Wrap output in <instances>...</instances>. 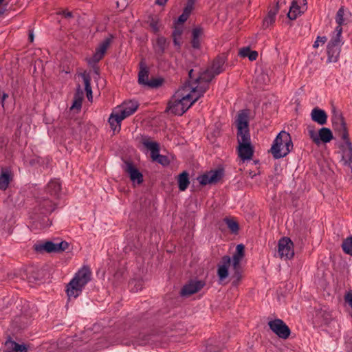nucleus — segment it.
<instances>
[{
  "instance_id": "c9c22d12",
  "label": "nucleus",
  "mask_w": 352,
  "mask_h": 352,
  "mask_svg": "<svg viewBox=\"0 0 352 352\" xmlns=\"http://www.w3.org/2000/svg\"><path fill=\"white\" fill-rule=\"evenodd\" d=\"M343 252L352 256V236L346 238L342 244Z\"/></svg>"
},
{
  "instance_id": "052dcab7",
  "label": "nucleus",
  "mask_w": 352,
  "mask_h": 352,
  "mask_svg": "<svg viewBox=\"0 0 352 352\" xmlns=\"http://www.w3.org/2000/svg\"><path fill=\"white\" fill-rule=\"evenodd\" d=\"M141 288H142V287H141V286H140V287H138V288H137V289H135V292H138L139 289H141Z\"/></svg>"
},
{
  "instance_id": "6e6d98bb",
  "label": "nucleus",
  "mask_w": 352,
  "mask_h": 352,
  "mask_svg": "<svg viewBox=\"0 0 352 352\" xmlns=\"http://www.w3.org/2000/svg\"><path fill=\"white\" fill-rule=\"evenodd\" d=\"M167 1L168 0H156L155 3L159 6H164Z\"/></svg>"
},
{
  "instance_id": "dca6fc26",
  "label": "nucleus",
  "mask_w": 352,
  "mask_h": 352,
  "mask_svg": "<svg viewBox=\"0 0 352 352\" xmlns=\"http://www.w3.org/2000/svg\"><path fill=\"white\" fill-rule=\"evenodd\" d=\"M222 173L220 170H211L206 174L197 177V180L201 185H207L217 182L221 177Z\"/></svg>"
},
{
  "instance_id": "c756f323",
  "label": "nucleus",
  "mask_w": 352,
  "mask_h": 352,
  "mask_svg": "<svg viewBox=\"0 0 352 352\" xmlns=\"http://www.w3.org/2000/svg\"><path fill=\"white\" fill-rule=\"evenodd\" d=\"M80 76L82 77L84 84H85V89L87 93V97L89 100H92V89L91 87V77L89 74L84 72L80 74Z\"/></svg>"
},
{
  "instance_id": "4c0bfd02",
  "label": "nucleus",
  "mask_w": 352,
  "mask_h": 352,
  "mask_svg": "<svg viewBox=\"0 0 352 352\" xmlns=\"http://www.w3.org/2000/svg\"><path fill=\"white\" fill-rule=\"evenodd\" d=\"M112 41V36H110L108 38H106L102 42L100 43L97 49L104 55L107 50L109 47Z\"/></svg>"
},
{
  "instance_id": "8fccbe9b",
  "label": "nucleus",
  "mask_w": 352,
  "mask_h": 352,
  "mask_svg": "<svg viewBox=\"0 0 352 352\" xmlns=\"http://www.w3.org/2000/svg\"><path fill=\"white\" fill-rule=\"evenodd\" d=\"M206 350L208 352H220V348H216L214 346H213L212 342L207 346Z\"/></svg>"
},
{
  "instance_id": "6e6552de",
  "label": "nucleus",
  "mask_w": 352,
  "mask_h": 352,
  "mask_svg": "<svg viewBox=\"0 0 352 352\" xmlns=\"http://www.w3.org/2000/svg\"><path fill=\"white\" fill-rule=\"evenodd\" d=\"M69 244L63 241L60 243H54L52 241H45L34 245V250L38 252H61L67 249Z\"/></svg>"
},
{
  "instance_id": "5fc2aeb1",
  "label": "nucleus",
  "mask_w": 352,
  "mask_h": 352,
  "mask_svg": "<svg viewBox=\"0 0 352 352\" xmlns=\"http://www.w3.org/2000/svg\"><path fill=\"white\" fill-rule=\"evenodd\" d=\"M61 14L63 15H64V16L65 18H70V17H72L73 14H72V12H69V11H66V10H64L61 12Z\"/></svg>"
},
{
  "instance_id": "7c9ffc66",
  "label": "nucleus",
  "mask_w": 352,
  "mask_h": 352,
  "mask_svg": "<svg viewBox=\"0 0 352 352\" xmlns=\"http://www.w3.org/2000/svg\"><path fill=\"white\" fill-rule=\"evenodd\" d=\"M188 175L186 171H184L179 175L177 182L179 190L184 191L188 187L190 184Z\"/></svg>"
},
{
  "instance_id": "79ce46f5",
  "label": "nucleus",
  "mask_w": 352,
  "mask_h": 352,
  "mask_svg": "<svg viewBox=\"0 0 352 352\" xmlns=\"http://www.w3.org/2000/svg\"><path fill=\"white\" fill-rule=\"evenodd\" d=\"M195 0H187V3L184 9V11L190 14L193 10Z\"/></svg>"
},
{
  "instance_id": "e433bc0d",
  "label": "nucleus",
  "mask_w": 352,
  "mask_h": 352,
  "mask_svg": "<svg viewBox=\"0 0 352 352\" xmlns=\"http://www.w3.org/2000/svg\"><path fill=\"white\" fill-rule=\"evenodd\" d=\"M224 221L227 225L228 228L230 230V231L232 233L236 234L238 232L239 227L238 223L236 221L231 219L226 218L224 219Z\"/></svg>"
},
{
  "instance_id": "c03bdc74",
  "label": "nucleus",
  "mask_w": 352,
  "mask_h": 352,
  "mask_svg": "<svg viewBox=\"0 0 352 352\" xmlns=\"http://www.w3.org/2000/svg\"><path fill=\"white\" fill-rule=\"evenodd\" d=\"M82 100H81L80 98H74V102L71 107V109H80L82 107Z\"/></svg>"
},
{
  "instance_id": "1a4fd4ad",
  "label": "nucleus",
  "mask_w": 352,
  "mask_h": 352,
  "mask_svg": "<svg viewBox=\"0 0 352 352\" xmlns=\"http://www.w3.org/2000/svg\"><path fill=\"white\" fill-rule=\"evenodd\" d=\"M140 70L138 73V82L140 85L149 88H157L162 84V80L159 78L148 79V69L142 61Z\"/></svg>"
},
{
  "instance_id": "0eeeda50",
  "label": "nucleus",
  "mask_w": 352,
  "mask_h": 352,
  "mask_svg": "<svg viewBox=\"0 0 352 352\" xmlns=\"http://www.w3.org/2000/svg\"><path fill=\"white\" fill-rule=\"evenodd\" d=\"M141 143L151 151V157L153 161L157 162L161 165L166 166L170 164V160L166 155L160 154V145L156 142H153L147 136H143Z\"/></svg>"
},
{
  "instance_id": "cd10ccee",
  "label": "nucleus",
  "mask_w": 352,
  "mask_h": 352,
  "mask_svg": "<svg viewBox=\"0 0 352 352\" xmlns=\"http://www.w3.org/2000/svg\"><path fill=\"white\" fill-rule=\"evenodd\" d=\"M224 64L225 58L223 57H217L214 60L210 69L215 76H217L224 70Z\"/></svg>"
},
{
  "instance_id": "f704fd0d",
  "label": "nucleus",
  "mask_w": 352,
  "mask_h": 352,
  "mask_svg": "<svg viewBox=\"0 0 352 352\" xmlns=\"http://www.w3.org/2000/svg\"><path fill=\"white\" fill-rule=\"evenodd\" d=\"M147 23L153 32L157 33L160 30V19L157 16H150Z\"/></svg>"
},
{
  "instance_id": "09e8293b",
  "label": "nucleus",
  "mask_w": 352,
  "mask_h": 352,
  "mask_svg": "<svg viewBox=\"0 0 352 352\" xmlns=\"http://www.w3.org/2000/svg\"><path fill=\"white\" fill-rule=\"evenodd\" d=\"M189 16H190V14L186 13V12L183 11V13L178 18V22L180 23H184L185 21H187Z\"/></svg>"
},
{
  "instance_id": "6ab92c4d",
  "label": "nucleus",
  "mask_w": 352,
  "mask_h": 352,
  "mask_svg": "<svg viewBox=\"0 0 352 352\" xmlns=\"http://www.w3.org/2000/svg\"><path fill=\"white\" fill-rule=\"evenodd\" d=\"M344 143L341 146L342 153V160L344 164H350L352 161V144L349 138V135L346 139H342Z\"/></svg>"
},
{
  "instance_id": "412c9836",
  "label": "nucleus",
  "mask_w": 352,
  "mask_h": 352,
  "mask_svg": "<svg viewBox=\"0 0 352 352\" xmlns=\"http://www.w3.org/2000/svg\"><path fill=\"white\" fill-rule=\"evenodd\" d=\"M311 118L313 121L317 122L320 125H324L327 123V115L326 112L318 107L314 108L311 113Z\"/></svg>"
},
{
  "instance_id": "9d476101",
  "label": "nucleus",
  "mask_w": 352,
  "mask_h": 352,
  "mask_svg": "<svg viewBox=\"0 0 352 352\" xmlns=\"http://www.w3.org/2000/svg\"><path fill=\"white\" fill-rule=\"evenodd\" d=\"M309 135L317 145L320 144L321 142L328 143L333 138L331 131L326 127L321 128L318 133L313 129H309Z\"/></svg>"
},
{
  "instance_id": "2eb2a0df",
  "label": "nucleus",
  "mask_w": 352,
  "mask_h": 352,
  "mask_svg": "<svg viewBox=\"0 0 352 352\" xmlns=\"http://www.w3.org/2000/svg\"><path fill=\"white\" fill-rule=\"evenodd\" d=\"M307 10V0H293L287 13L290 20H295Z\"/></svg>"
},
{
  "instance_id": "de8ad7c7",
  "label": "nucleus",
  "mask_w": 352,
  "mask_h": 352,
  "mask_svg": "<svg viewBox=\"0 0 352 352\" xmlns=\"http://www.w3.org/2000/svg\"><path fill=\"white\" fill-rule=\"evenodd\" d=\"M250 49L248 47H243L239 50V54L241 57H248L249 53L250 52Z\"/></svg>"
},
{
  "instance_id": "3c124183",
  "label": "nucleus",
  "mask_w": 352,
  "mask_h": 352,
  "mask_svg": "<svg viewBox=\"0 0 352 352\" xmlns=\"http://www.w3.org/2000/svg\"><path fill=\"white\" fill-rule=\"evenodd\" d=\"M80 98L81 100L83 99V92H82L80 85H78V87L77 88V90L74 95V98Z\"/></svg>"
},
{
  "instance_id": "2f4dec72",
  "label": "nucleus",
  "mask_w": 352,
  "mask_h": 352,
  "mask_svg": "<svg viewBox=\"0 0 352 352\" xmlns=\"http://www.w3.org/2000/svg\"><path fill=\"white\" fill-rule=\"evenodd\" d=\"M278 11V3H277L276 7L270 10L267 15V16L263 20V26L267 28L273 24L275 21L276 15Z\"/></svg>"
},
{
  "instance_id": "f8f14e48",
  "label": "nucleus",
  "mask_w": 352,
  "mask_h": 352,
  "mask_svg": "<svg viewBox=\"0 0 352 352\" xmlns=\"http://www.w3.org/2000/svg\"><path fill=\"white\" fill-rule=\"evenodd\" d=\"M294 244L289 238L283 237L278 243V253L279 256L285 259H290L294 255Z\"/></svg>"
},
{
  "instance_id": "13d9d810",
  "label": "nucleus",
  "mask_w": 352,
  "mask_h": 352,
  "mask_svg": "<svg viewBox=\"0 0 352 352\" xmlns=\"http://www.w3.org/2000/svg\"><path fill=\"white\" fill-rule=\"evenodd\" d=\"M29 38L30 40V41H33V39H34V35H33V33L32 32H30V34H29Z\"/></svg>"
},
{
  "instance_id": "393cba45",
  "label": "nucleus",
  "mask_w": 352,
  "mask_h": 352,
  "mask_svg": "<svg viewBox=\"0 0 352 352\" xmlns=\"http://www.w3.org/2000/svg\"><path fill=\"white\" fill-rule=\"evenodd\" d=\"M55 209V204L50 199H43L38 205V210L41 214H47L51 213Z\"/></svg>"
},
{
  "instance_id": "aec40b11",
  "label": "nucleus",
  "mask_w": 352,
  "mask_h": 352,
  "mask_svg": "<svg viewBox=\"0 0 352 352\" xmlns=\"http://www.w3.org/2000/svg\"><path fill=\"white\" fill-rule=\"evenodd\" d=\"M138 107V103L136 101H129L124 102L122 106V109L120 111L119 114L123 119L130 116L134 113Z\"/></svg>"
},
{
  "instance_id": "603ef678",
  "label": "nucleus",
  "mask_w": 352,
  "mask_h": 352,
  "mask_svg": "<svg viewBox=\"0 0 352 352\" xmlns=\"http://www.w3.org/2000/svg\"><path fill=\"white\" fill-rule=\"evenodd\" d=\"M248 57L250 60H255L258 57V52L256 51H250Z\"/></svg>"
},
{
  "instance_id": "a19ab883",
  "label": "nucleus",
  "mask_w": 352,
  "mask_h": 352,
  "mask_svg": "<svg viewBox=\"0 0 352 352\" xmlns=\"http://www.w3.org/2000/svg\"><path fill=\"white\" fill-rule=\"evenodd\" d=\"M344 10L342 7L338 10L336 16V21L338 25V26L342 27V25L344 23Z\"/></svg>"
},
{
  "instance_id": "49530a36",
  "label": "nucleus",
  "mask_w": 352,
  "mask_h": 352,
  "mask_svg": "<svg viewBox=\"0 0 352 352\" xmlns=\"http://www.w3.org/2000/svg\"><path fill=\"white\" fill-rule=\"evenodd\" d=\"M345 346L348 352H352V337L345 338Z\"/></svg>"
},
{
  "instance_id": "37998d69",
  "label": "nucleus",
  "mask_w": 352,
  "mask_h": 352,
  "mask_svg": "<svg viewBox=\"0 0 352 352\" xmlns=\"http://www.w3.org/2000/svg\"><path fill=\"white\" fill-rule=\"evenodd\" d=\"M327 41V38L326 36H318L316 41L314 42L313 47L314 48H318L320 45H324L326 41Z\"/></svg>"
},
{
  "instance_id": "ea45409f",
  "label": "nucleus",
  "mask_w": 352,
  "mask_h": 352,
  "mask_svg": "<svg viewBox=\"0 0 352 352\" xmlns=\"http://www.w3.org/2000/svg\"><path fill=\"white\" fill-rule=\"evenodd\" d=\"M104 56V54H102L97 48L96 49L95 53L93 54L92 57H91L88 60V63L89 65H94L99 62Z\"/></svg>"
},
{
  "instance_id": "20e7f679",
  "label": "nucleus",
  "mask_w": 352,
  "mask_h": 352,
  "mask_svg": "<svg viewBox=\"0 0 352 352\" xmlns=\"http://www.w3.org/2000/svg\"><path fill=\"white\" fill-rule=\"evenodd\" d=\"M292 148L293 143L290 134L282 131L274 140L270 151L275 159H279L285 157Z\"/></svg>"
},
{
  "instance_id": "9b49d317",
  "label": "nucleus",
  "mask_w": 352,
  "mask_h": 352,
  "mask_svg": "<svg viewBox=\"0 0 352 352\" xmlns=\"http://www.w3.org/2000/svg\"><path fill=\"white\" fill-rule=\"evenodd\" d=\"M215 75L212 72L210 69H208L202 72H199L197 75L195 74L193 69L188 72L189 80L198 85H205L209 87V83Z\"/></svg>"
},
{
  "instance_id": "b1692460",
  "label": "nucleus",
  "mask_w": 352,
  "mask_h": 352,
  "mask_svg": "<svg viewBox=\"0 0 352 352\" xmlns=\"http://www.w3.org/2000/svg\"><path fill=\"white\" fill-rule=\"evenodd\" d=\"M168 46V43L165 37H157L155 43L153 45L155 53L158 56L163 55Z\"/></svg>"
},
{
  "instance_id": "7ed1b4c3",
  "label": "nucleus",
  "mask_w": 352,
  "mask_h": 352,
  "mask_svg": "<svg viewBox=\"0 0 352 352\" xmlns=\"http://www.w3.org/2000/svg\"><path fill=\"white\" fill-rule=\"evenodd\" d=\"M91 273L89 267H82L74 275L66 286V293L69 298H77L82 289L90 281Z\"/></svg>"
},
{
  "instance_id": "39448f33",
  "label": "nucleus",
  "mask_w": 352,
  "mask_h": 352,
  "mask_svg": "<svg viewBox=\"0 0 352 352\" xmlns=\"http://www.w3.org/2000/svg\"><path fill=\"white\" fill-rule=\"evenodd\" d=\"M184 89L181 87L175 93L168 104V110L177 116L183 115L190 107L188 102L189 96L184 94Z\"/></svg>"
},
{
  "instance_id": "c85d7f7f",
  "label": "nucleus",
  "mask_w": 352,
  "mask_h": 352,
  "mask_svg": "<svg viewBox=\"0 0 352 352\" xmlns=\"http://www.w3.org/2000/svg\"><path fill=\"white\" fill-rule=\"evenodd\" d=\"M342 27L337 26L331 35V38L329 43L335 45H336L341 47L342 45L343 44V42L342 41Z\"/></svg>"
},
{
  "instance_id": "ddd939ff",
  "label": "nucleus",
  "mask_w": 352,
  "mask_h": 352,
  "mask_svg": "<svg viewBox=\"0 0 352 352\" xmlns=\"http://www.w3.org/2000/svg\"><path fill=\"white\" fill-rule=\"evenodd\" d=\"M331 121L334 130L338 133L341 139H346L349 135L344 118L340 112L333 111Z\"/></svg>"
},
{
  "instance_id": "a18cd8bd",
  "label": "nucleus",
  "mask_w": 352,
  "mask_h": 352,
  "mask_svg": "<svg viewBox=\"0 0 352 352\" xmlns=\"http://www.w3.org/2000/svg\"><path fill=\"white\" fill-rule=\"evenodd\" d=\"M183 30L182 28L176 27L173 32L172 36L173 38H180L182 34Z\"/></svg>"
},
{
  "instance_id": "864d4df0",
  "label": "nucleus",
  "mask_w": 352,
  "mask_h": 352,
  "mask_svg": "<svg viewBox=\"0 0 352 352\" xmlns=\"http://www.w3.org/2000/svg\"><path fill=\"white\" fill-rule=\"evenodd\" d=\"M8 97V94L6 93L3 92L1 95V104L2 107H4V101Z\"/></svg>"
},
{
  "instance_id": "a211bd4d",
  "label": "nucleus",
  "mask_w": 352,
  "mask_h": 352,
  "mask_svg": "<svg viewBox=\"0 0 352 352\" xmlns=\"http://www.w3.org/2000/svg\"><path fill=\"white\" fill-rule=\"evenodd\" d=\"M124 170L129 175L130 179L133 182H137L138 184L143 182L142 174L135 167L132 162H125Z\"/></svg>"
},
{
  "instance_id": "5701e85b",
  "label": "nucleus",
  "mask_w": 352,
  "mask_h": 352,
  "mask_svg": "<svg viewBox=\"0 0 352 352\" xmlns=\"http://www.w3.org/2000/svg\"><path fill=\"white\" fill-rule=\"evenodd\" d=\"M46 191L51 196L58 197L61 191V184L58 179L51 180L47 185Z\"/></svg>"
},
{
  "instance_id": "473e14b6",
  "label": "nucleus",
  "mask_w": 352,
  "mask_h": 352,
  "mask_svg": "<svg viewBox=\"0 0 352 352\" xmlns=\"http://www.w3.org/2000/svg\"><path fill=\"white\" fill-rule=\"evenodd\" d=\"M10 352H27L28 349L25 344H20L14 341L9 340L6 343Z\"/></svg>"
},
{
  "instance_id": "f03ea898",
  "label": "nucleus",
  "mask_w": 352,
  "mask_h": 352,
  "mask_svg": "<svg viewBox=\"0 0 352 352\" xmlns=\"http://www.w3.org/2000/svg\"><path fill=\"white\" fill-rule=\"evenodd\" d=\"M244 248L243 244H239L236 245V252L232 258L227 255L222 257L217 270V275L220 280H223L228 276V268L232 265L234 271L232 284L237 285L241 278L240 263L244 256Z\"/></svg>"
},
{
  "instance_id": "f257e3e1",
  "label": "nucleus",
  "mask_w": 352,
  "mask_h": 352,
  "mask_svg": "<svg viewBox=\"0 0 352 352\" xmlns=\"http://www.w3.org/2000/svg\"><path fill=\"white\" fill-rule=\"evenodd\" d=\"M238 155L243 161L252 159L254 149L251 144L250 134L248 128V118L245 112L238 114L236 120Z\"/></svg>"
},
{
  "instance_id": "72a5a7b5",
  "label": "nucleus",
  "mask_w": 352,
  "mask_h": 352,
  "mask_svg": "<svg viewBox=\"0 0 352 352\" xmlns=\"http://www.w3.org/2000/svg\"><path fill=\"white\" fill-rule=\"evenodd\" d=\"M12 180L11 173L8 170L3 171L0 175V189L6 190Z\"/></svg>"
},
{
  "instance_id": "4d7b16f0",
  "label": "nucleus",
  "mask_w": 352,
  "mask_h": 352,
  "mask_svg": "<svg viewBox=\"0 0 352 352\" xmlns=\"http://www.w3.org/2000/svg\"><path fill=\"white\" fill-rule=\"evenodd\" d=\"M173 38L174 45H177V46H178V47H180V43L179 42V40L180 38Z\"/></svg>"
},
{
  "instance_id": "f3484780",
  "label": "nucleus",
  "mask_w": 352,
  "mask_h": 352,
  "mask_svg": "<svg viewBox=\"0 0 352 352\" xmlns=\"http://www.w3.org/2000/svg\"><path fill=\"white\" fill-rule=\"evenodd\" d=\"M204 285V282L201 280H191L183 287L181 295L183 296L192 295L202 289Z\"/></svg>"
},
{
  "instance_id": "58836bf2",
  "label": "nucleus",
  "mask_w": 352,
  "mask_h": 352,
  "mask_svg": "<svg viewBox=\"0 0 352 352\" xmlns=\"http://www.w3.org/2000/svg\"><path fill=\"white\" fill-rule=\"evenodd\" d=\"M124 335H128V333L127 332L122 333H119L118 337L117 338V340L116 342L120 343L122 344H124V345H130L131 344H134L135 343H138V344H142V343L138 342L136 340L134 341V340H128L124 339V338H122V336H124Z\"/></svg>"
},
{
  "instance_id": "4468645a",
  "label": "nucleus",
  "mask_w": 352,
  "mask_h": 352,
  "mask_svg": "<svg viewBox=\"0 0 352 352\" xmlns=\"http://www.w3.org/2000/svg\"><path fill=\"white\" fill-rule=\"evenodd\" d=\"M268 325L270 329L279 338H287L290 335V329L288 326L280 319H275L270 321Z\"/></svg>"
},
{
  "instance_id": "bf43d9fd",
  "label": "nucleus",
  "mask_w": 352,
  "mask_h": 352,
  "mask_svg": "<svg viewBox=\"0 0 352 352\" xmlns=\"http://www.w3.org/2000/svg\"><path fill=\"white\" fill-rule=\"evenodd\" d=\"M3 1H4V0H0V5L3 3ZM3 10H1L0 9V14H3Z\"/></svg>"
},
{
  "instance_id": "a878e982",
  "label": "nucleus",
  "mask_w": 352,
  "mask_h": 352,
  "mask_svg": "<svg viewBox=\"0 0 352 352\" xmlns=\"http://www.w3.org/2000/svg\"><path fill=\"white\" fill-rule=\"evenodd\" d=\"M124 119L118 112L112 113L109 118V123L111 129L115 131H119L121 128V122Z\"/></svg>"
},
{
  "instance_id": "423d86ee",
  "label": "nucleus",
  "mask_w": 352,
  "mask_h": 352,
  "mask_svg": "<svg viewBox=\"0 0 352 352\" xmlns=\"http://www.w3.org/2000/svg\"><path fill=\"white\" fill-rule=\"evenodd\" d=\"M181 88L184 89V94L188 95L189 99L188 100L192 106L204 96V93L208 89V86L207 85L195 84L188 80L181 87Z\"/></svg>"
},
{
  "instance_id": "bb28decb",
  "label": "nucleus",
  "mask_w": 352,
  "mask_h": 352,
  "mask_svg": "<svg viewBox=\"0 0 352 352\" xmlns=\"http://www.w3.org/2000/svg\"><path fill=\"white\" fill-rule=\"evenodd\" d=\"M204 34V29L201 27H196L192 31L191 45L194 49L200 48V38Z\"/></svg>"
},
{
  "instance_id": "4be33fe9",
  "label": "nucleus",
  "mask_w": 352,
  "mask_h": 352,
  "mask_svg": "<svg viewBox=\"0 0 352 352\" xmlns=\"http://www.w3.org/2000/svg\"><path fill=\"white\" fill-rule=\"evenodd\" d=\"M341 51V47L338 45H331L328 43L327 45V60L329 63H336L338 61L340 53Z\"/></svg>"
}]
</instances>
